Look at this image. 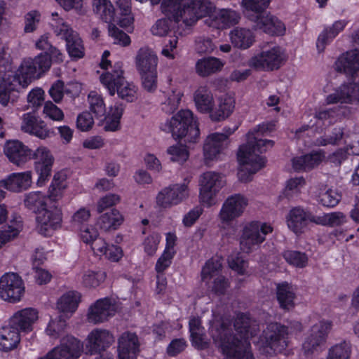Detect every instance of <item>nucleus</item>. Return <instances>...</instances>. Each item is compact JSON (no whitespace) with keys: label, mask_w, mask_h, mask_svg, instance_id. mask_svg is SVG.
Here are the masks:
<instances>
[{"label":"nucleus","mask_w":359,"mask_h":359,"mask_svg":"<svg viewBox=\"0 0 359 359\" xmlns=\"http://www.w3.org/2000/svg\"><path fill=\"white\" fill-rule=\"evenodd\" d=\"M233 327L236 333L226 323L214 321L210 332L215 343L221 347L227 359H254L248 339L257 334L259 330L258 323L247 314L239 313Z\"/></svg>","instance_id":"nucleus-1"},{"label":"nucleus","mask_w":359,"mask_h":359,"mask_svg":"<svg viewBox=\"0 0 359 359\" xmlns=\"http://www.w3.org/2000/svg\"><path fill=\"white\" fill-rule=\"evenodd\" d=\"M161 8L168 18L157 20L151 31L154 35L163 36L170 31L172 20L191 26L199 18L210 15L213 6L209 0H163Z\"/></svg>","instance_id":"nucleus-2"},{"label":"nucleus","mask_w":359,"mask_h":359,"mask_svg":"<svg viewBox=\"0 0 359 359\" xmlns=\"http://www.w3.org/2000/svg\"><path fill=\"white\" fill-rule=\"evenodd\" d=\"M273 129L271 123L260 124L250 130L247 136V142L240 147L238 159L241 167L238 176L241 182H248L252 180V175L265 165V159L258 153H262L273 146V141L262 140L260 135Z\"/></svg>","instance_id":"nucleus-3"},{"label":"nucleus","mask_w":359,"mask_h":359,"mask_svg":"<svg viewBox=\"0 0 359 359\" xmlns=\"http://www.w3.org/2000/svg\"><path fill=\"white\" fill-rule=\"evenodd\" d=\"M32 62H22L16 72L7 78L0 79V104L7 107L13 104L18 98V93L34 80L36 69L31 68Z\"/></svg>","instance_id":"nucleus-4"},{"label":"nucleus","mask_w":359,"mask_h":359,"mask_svg":"<svg viewBox=\"0 0 359 359\" xmlns=\"http://www.w3.org/2000/svg\"><path fill=\"white\" fill-rule=\"evenodd\" d=\"M161 129L170 133L175 139L187 137L195 142L199 137V128L194 114L189 109H182L161 125Z\"/></svg>","instance_id":"nucleus-5"},{"label":"nucleus","mask_w":359,"mask_h":359,"mask_svg":"<svg viewBox=\"0 0 359 359\" xmlns=\"http://www.w3.org/2000/svg\"><path fill=\"white\" fill-rule=\"evenodd\" d=\"M122 66V62H116L111 72H107L100 76V81L110 95H114L117 93L120 98L132 102L137 99V88L126 81L123 76Z\"/></svg>","instance_id":"nucleus-6"},{"label":"nucleus","mask_w":359,"mask_h":359,"mask_svg":"<svg viewBox=\"0 0 359 359\" xmlns=\"http://www.w3.org/2000/svg\"><path fill=\"white\" fill-rule=\"evenodd\" d=\"M49 25L54 34L66 41L67 50L70 57L81 58L84 55L82 41L79 34L61 18L58 13L51 14Z\"/></svg>","instance_id":"nucleus-7"},{"label":"nucleus","mask_w":359,"mask_h":359,"mask_svg":"<svg viewBox=\"0 0 359 359\" xmlns=\"http://www.w3.org/2000/svg\"><path fill=\"white\" fill-rule=\"evenodd\" d=\"M273 228L267 223L252 221L246 223L240 237V248L245 253H250L265 241V236L271 233Z\"/></svg>","instance_id":"nucleus-8"},{"label":"nucleus","mask_w":359,"mask_h":359,"mask_svg":"<svg viewBox=\"0 0 359 359\" xmlns=\"http://www.w3.org/2000/svg\"><path fill=\"white\" fill-rule=\"evenodd\" d=\"M284 58V52L279 46L264 48L250 60L249 65L257 70L273 71L280 67Z\"/></svg>","instance_id":"nucleus-9"},{"label":"nucleus","mask_w":359,"mask_h":359,"mask_svg":"<svg viewBox=\"0 0 359 359\" xmlns=\"http://www.w3.org/2000/svg\"><path fill=\"white\" fill-rule=\"evenodd\" d=\"M225 184L224 177L218 172L208 171L202 174L199 180L201 201L208 206L212 205L215 196Z\"/></svg>","instance_id":"nucleus-10"},{"label":"nucleus","mask_w":359,"mask_h":359,"mask_svg":"<svg viewBox=\"0 0 359 359\" xmlns=\"http://www.w3.org/2000/svg\"><path fill=\"white\" fill-rule=\"evenodd\" d=\"M36 220L39 233L46 236H50L62 225V213L60 205L50 204L39 212Z\"/></svg>","instance_id":"nucleus-11"},{"label":"nucleus","mask_w":359,"mask_h":359,"mask_svg":"<svg viewBox=\"0 0 359 359\" xmlns=\"http://www.w3.org/2000/svg\"><path fill=\"white\" fill-rule=\"evenodd\" d=\"M83 348V344L73 336L67 335L61 339L60 346L55 347L39 359H77Z\"/></svg>","instance_id":"nucleus-12"},{"label":"nucleus","mask_w":359,"mask_h":359,"mask_svg":"<svg viewBox=\"0 0 359 359\" xmlns=\"http://www.w3.org/2000/svg\"><path fill=\"white\" fill-rule=\"evenodd\" d=\"M264 337L267 346L274 352L281 353L288 346L287 327L278 323H271L264 330Z\"/></svg>","instance_id":"nucleus-13"},{"label":"nucleus","mask_w":359,"mask_h":359,"mask_svg":"<svg viewBox=\"0 0 359 359\" xmlns=\"http://www.w3.org/2000/svg\"><path fill=\"white\" fill-rule=\"evenodd\" d=\"M116 309V301L112 299H97L89 307L87 320L93 325L104 323L115 315Z\"/></svg>","instance_id":"nucleus-14"},{"label":"nucleus","mask_w":359,"mask_h":359,"mask_svg":"<svg viewBox=\"0 0 359 359\" xmlns=\"http://www.w3.org/2000/svg\"><path fill=\"white\" fill-rule=\"evenodd\" d=\"M248 204V200L240 194L229 196L224 202L219 213L222 223H229L241 217Z\"/></svg>","instance_id":"nucleus-15"},{"label":"nucleus","mask_w":359,"mask_h":359,"mask_svg":"<svg viewBox=\"0 0 359 359\" xmlns=\"http://www.w3.org/2000/svg\"><path fill=\"white\" fill-rule=\"evenodd\" d=\"M22 280L16 273H6L0 278V297L10 302L20 301L24 293Z\"/></svg>","instance_id":"nucleus-16"},{"label":"nucleus","mask_w":359,"mask_h":359,"mask_svg":"<svg viewBox=\"0 0 359 359\" xmlns=\"http://www.w3.org/2000/svg\"><path fill=\"white\" fill-rule=\"evenodd\" d=\"M332 327V323L328 320H321L313 325L309 336L303 344V348L307 353H311L326 342L327 336Z\"/></svg>","instance_id":"nucleus-17"},{"label":"nucleus","mask_w":359,"mask_h":359,"mask_svg":"<svg viewBox=\"0 0 359 359\" xmlns=\"http://www.w3.org/2000/svg\"><path fill=\"white\" fill-rule=\"evenodd\" d=\"M32 158L35 160V170L39 175L37 185L42 187L51 175L54 158L50 151L43 147L36 149Z\"/></svg>","instance_id":"nucleus-18"},{"label":"nucleus","mask_w":359,"mask_h":359,"mask_svg":"<svg viewBox=\"0 0 359 359\" xmlns=\"http://www.w3.org/2000/svg\"><path fill=\"white\" fill-rule=\"evenodd\" d=\"M188 196L187 185L184 183L176 184L162 189L156 196V203L160 207L167 208L180 203Z\"/></svg>","instance_id":"nucleus-19"},{"label":"nucleus","mask_w":359,"mask_h":359,"mask_svg":"<svg viewBox=\"0 0 359 359\" xmlns=\"http://www.w3.org/2000/svg\"><path fill=\"white\" fill-rule=\"evenodd\" d=\"M114 341L113 335L107 330L94 329L86 339V352L93 355L100 353Z\"/></svg>","instance_id":"nucleus-20"},{"label":"nucleus","mask_w":359,"mask_h":359,"mask_svg":"<svg viewBox=\"0 0 359 359\" xmlns=\"http://www.w3.org/2000/svg\"><path fill=\"white\" fill-rule=\"evenodd\" d=\"M248 19L253 23L255 29H259L271 35H283L285 27L284 24L276 17L269 13L261 15L252 14L248 15Z\"/></svg>","instance_id":"nucleus-21"},{"label":"nucleus","mask_w":359,"mask_h":359,"mask_svg":"<svg viewBox=\"0 0 359 359\" xmlns=\"http://www.w3.org/2000/svg\"><path fill=\"white\" fill-rule=\"evenodd\" d=\"M63 60L64 55L58 48L53 46L46 54L40 53L34 59L29 58L23 62H32L30 67L36 69V75L33 76V79H36L50 69L52 62L61 63Z\"/></svg>","instance_id":"nucleus-22"},{"label":"nucleus","mask_w":359,"mask_h":359,"mask_svg":"<svg viewBox=\"0 0 359 359\" xmlns=\"http://www.w3.org/2000/svg\"><path fill=\"white\" fill-rule=\"evenodd\" d=\"M4 152L11 163L18 166L32 159L34 153L19 140L7 141L4 147Z\"/></svg>","instance_id":"nucleus-23"},{"label":"nucleus","mask_w":359,"mask_h":359,"mask_svg":"<svg viewBox=\"0 0 359 359\" xmlns=\"http://www.w3.org/2000/svg\"><path fill=\"white\" fill-rule=\"evenodd\" d=\"M38 311L32 308H26L15 312L10 318L9 324L20 333L32 331L33 325L38 320Z\"/></svg>","instance_id":"nucleus-24"},{"label":"nucleus","mask_w":359,"mask_h":359,"mask_svg":"<svg viewBox=\"0 0 359 359\" xmlns=\"http://www.w3.org/2000/svg\"><path fill=\"white\" fill-rule=\"evenodd\" d=\"M329 104L340 102L341 104H353L359 102V83H350L341 86L326 98Z\"/></svg>","instance_id":"nucleus-25"},{"label":"nucleus","mask_w":359,"mask_h":359,"mask_svg":"<svg viewBox=\"0 0 359 359\" xmlns=\"http://www.w3.org/2000/svg\"><path fill=\"white\" fill-rule=\"evenodd\" d=\"M118 359H136L140 351V343L135 333H123L118 342Z\"/></svg>","instance_id":"nucleus-26"},{"label":"nucleus","mask_w":359,"mask_h":359,"mask_svg":"<svg viewBox=\"0 0 359 359\" xmlns=\"http://www.w3.org/2000/svg\"><path fill=\"white\" fill-rule=\"evenodd\" d=\"M21 130L41 140L49 137V130L43 121L32 113H26L22 117Z\"/></svg>","instance_id":"nucleus-27"},{"label":"nucleus","mask_w":359,"mask_h":359,"mask_svg":"<svg viewBox=\"0 0 359 359\" xmlns=\"http://www.w3.org/2000/svg\"><path fill=\"white\" fill-rule=\"evenodd\" d=\"M306 212L300 208H294L290 211L287 217V226L296 234L303 233L307 229L309 222H313V218H316Z\"/></svg>","instance_id":"nucleus-28"},{"label":"nucleus","mask_w":359,"mask_h":359,"mask_svg":"<svg viewBox=\"0 0 359 359\" xmlns=\"http://www.w3.org/2000/svg\"><path fill=\"white\" fill-rule=\"evenodd\" d=\"M32 183V172L26 171L11 174L6 179L0 181V187L19 193L29 189Z\"/></svg>","instance_id":"nucleus-29"},{"label":"nucleus","mask_w":359,"mask_h":359,"mask_svg":"<svg viewBox=\"0 0 359 359\" xmlns=\"http://www.w3.org/2000/svg\"><path fill=\"white\" fill-rule=\"evenodd\" d=\"M336 70L353 77L359 72V50L346 52L335 63Z\"/></svg>","instance_id":"nucleus-30"},{"label":"nucleus","mask_w":359,"mask_h":359,"mask_svg":"<svg viewBox=\"0 0 359 359\" xmlns=\"http://www.w3.org/2000/svg\"><path fill=\"white\" fill-rule=\"evenodd\" d=\"M135 64L139 73L156 72L158 57L151 49L142 48L137 53Z\"/></svg>","instance_id":"nucleus-31"},{"label":"nucleus","mask_w":359,"mask_h":359,"mask_svg":"<svg viewBox=\"0 0 359 359\" xmlns=\"http://www.w3.org/2000/svg\"><path fill=\"white\" fill-rule=\"evenodd\" d=\"M324 158L325 153L322 151L297 156L292 161V168L297 172L309 171L318 165Z\"/></svg>","instance_id":"nucleus-32"},{"label":"nucleus","mask_w":359,"mask_h":359,"mask_svg":"<svg viewBox=\"0 0 359 359\" xmlns=\"http://www.w3.org/2000/svg\"><path fill=\"white\" fill-rule=\"evenodd\" d=\"M225 136L215 133L208 135L203 146L204 156L206 159L213 160L227 146Z\"/></svg>","instance_id":"nucleus-33"},{"label":"nucleus","mask_w":359,"mask_h":359,"mask_svg":"<svg viewBox=\"0 0 359 359\" xmlns=\"http://www.w3.org/2000/svg\"><path fill=\"white\" fill-rule=\"evenodd\" d=\"M9 323L0 328V350L7 352L15 348L20 341V333Z\"/></svg>","instance_id":"nucleus-34"},{"label":"nucleus","mask_w":359,"mask_h":359,"mask_svg":"<svg viewBox=\"0 0 359 359\" xmlns=\"http://www.w3.org/2000/svg\"><path fill=\"white\" fill-rule=\"evenodd\" d=\"M239 19V14L231 9H222L215 15L210 16V20L212 21L210 25L218 29L237 24Z\"/></svg>","instance_id":"nucleus-35"},{"label":"nucleus","mask_w":359,"mask_h":359,"mask_svg":"<svg viewBox=\"0 0 359 359\" xmlns=\"http://www.w3.org/2000/svg\"><path fill=\"white\" fill-rule=\"evenodd\" d=\"M224 62L215 57H207L198 60L196 63V71L201 76H208L222 70Z\"/></svg>","instance_id":"nucleus-36"},{"label":"nucleus","mask_w":359,"mask_h":359,"mask_svg":"<svg viewBox=\"0 0 359 359\" xmlns=\"http://www.w3.org/2000/svg\"><path fill=\"white\" fill-rule=\"evenodd\" d=\"M229 36L232 44L241 49L248 48L255 41L252 32L245 28L236 27L231 31Z\"/></svg>","instance_id":"nucleus-37"},{"label":"nucleus","mask_w":359,"mask_h":359,"mask_svg":"<svg viewBox=\"0 0 359 359\" xmlns=\"http://www.w3.org/2000/svg\"><path fill=\"white\" fill-rule=\"evenodd\" d=\"M194 102L197 109L202 113L211 112L214 101L210 90L205 86L199 87L194 93Z\"/></svg>","instance_id":"nucleus-38"},{"label":"nucleus","mask_w":359,"mask_h":359,"mask_svg":"<svg viewBox=\"0 0 359 359\" xmlns=\"http://www.w3.org/2000/svg\"><path fill=\"white\" fill-rule=\"evenodd\" d=\"M346 25L345 20L336 21L332 27L325 29L318 36L316 47L319 52L324 50L328 44Z\"/></svg>","instance_id":"nucleus-39"},{"label":"nucleus","mask_w":359,"mask_h":359,"mask_svg":"<svg viewBox=\"0 0 359 359\" xmlns=\"http://www.w3.org/2000/svg\"><path fill=\"white\" fill-rule=\"evenodd\" d=\"M235 102L232 97L225 95L219 100L217 107L210 112V116L212 121H220L229 117L233 112Z\"/></svg>","instance_id":"nucleus-40"},{"label":"nucleus","mask_w":359,"mask_h":359,"mask_svg":"<svg viewBox=\"0 0 359 359\" xmlns=\"http://www.w3.org/2000/svg\"><path fill=\"white\" fill-rule=\"evenodd\" d=\"M67 187L65 176L60 173L55 174L48 189V197L51 203L59 205L58 201L63 197V193Z\"/></svg>","instance_id":"nucleus-41"},{"label":"nucleus","mask_w":359,"mask_h":359,"mask_svg":"<svg viewBox=\"0 0 359 359\" xmlns=\"http://www.w3.org/2000/svg\"><path fill=\"white\" fill-rule=\"evenodd\" d=\"M80 294L75 291L65 293L57 302V309L64 313H74L80 301Z\"/></svg>","instance_id":"nucleus-42"},{"label":"nucleus","mask_w":359,"mask_h":359,"mask_svg":"<svg viewBox=\"0 0 359 359\" xmlns=\"http://www.w3.org/2000/svg\"><path fill=\"white\" fill-rule=\"evenodd\" d=\"M123 218L116 209L102 215L97 220V226L104 231L116 229L123 222Z\"/></svg>","instance_id":"nucleus-43"},{"label":"nucleus","mask_w":359,"mask_h":359,"mask_svg":"<svg viewBox=\"0 0 359 359\" xmlns=\"http://www.w3.org/2000/svg\"><path fill=\"white\" fill-rule=\"evenodd\" d=\"M46 200V196L41 191H33L25 196L24 204L27 209L39 215L47 208Z\"/></svg>","instance_id":"nucleus-44"},{"label":"nucleus","mask_w":359,"mask_h":359,"mask_svg":"<svg viewBox=\"0 0 359 359\" xmlns=\"http://www.w3.org/2000/svg\"><path fill=\"white\" fill-rule=\"evenodd\" d=\"M94 13L105 22L111 23L115 17V9L110 0H93Z\"/></svg>","instance_id":"nucleus-45"},{"label":"nucleus","mask_w":359,"mask_h":359,"mask_svg":"<svg viewBox=\"0 0 359 359\" xmlns=\"http://www.w3.org/2000/svg\"><path fill=\"white\" fill-rule=\"evenodd\" d=\"M91 244V248L95 252L103 253L109 259L116 262L121 257V250L114 245H108L102 238H95Z\"/></svg>","instance_id":"nucleus-46"},{"label":"nucleus","mask_w":359,"mask_h":359,"mask_svg":"<svg viewBox=\"0 0 359 359\" xmlns=\"http://www.w3.org/2000/svg\"><path fill=\"white\" fill-rule=\"evenodd\" d=\"M295 295L293 290L287 283L280 284L277 287V299L281 309L290 310L294 306Z\"/></svg>","instance_id":"nucleus-47"},{"label":"nucleus","mask_w":359,"mask_h":359,"mask_svg":"<svg viewBox=\"0 0 359 359\" xmlns=\"http://www.w3.org/2000/svg\"><path fill=\"white\" fill-rule=\"evenodd\" d=\"M189 331L194 346L203 348L207 342L203 334V328L201 327V321L198 318H193L189 320Z\"/></svg>","instance_id":"nucleus-48"},{"label":"nucleus","mask_w":359,"mask_h":359,"mask_svg":"<svg viewBox=\"0 0 359 359\" xmlns=\"http://www.w3.org/2000/svg\"><path fill=\"white\" fill-rule=\"evenodd\" d=\"M22 229V220L20 217H15L11 221V224L4 226L0 230V239L6 244L15 238Z\"/></svg>","instance_id":"nucleus-49"},{"label":"nucleus","mask_w":359,"mask_h":359,"mask_svg":"<svg viewBox=\"0 0 359 359\" xmlns=\"http://www.w3.org/2000/svg\"><path fill=\"white\" fill-rule=\"evenodd\" d=\"M313 223L324 226H337L342 224L346 220V215L341 212H334L313 218Z\"/></svg>","instance_id":"nucleus-50"},{"label":"nucleus","mask_w":359,"mask_h":359,"mask_svg":"<svg viewBox=\"0 0 359 359\" xmlns=\"http://www.w3.org/2000/svg\"><path fill=\"white\" fill-rule=\"evenodd\" d=\"M88 102L91 112L96 118H100L105 116L106 107L103 98L96 91H90L88 95Z\"/></svg>","instance_id":"nucleus-51"},{"label":"nucleus","mask_w":359,"mask_h":359,"mask_svg":"<svg viewBox=\"0 0 359 359\" xmlns=\"http://www.w3.org/2000/svg\"><path fill=\"white\" fill-rule=\"evenodd\" d=\"M222 259L219 257L209 259L203 267L201 278L203 281L209 280L211 278L219 275L222 270Z\"/></svg>","instance_id":"nucleus-52"},{"label":"nucleus","mask_w":359,"mask_h":359,"mask_svg":"<svg viewBox=\"0 0 359 359\" xmlns=\"http://www.w3.org/2000/svg\"><path fill=\"white\" fill-rule=\"evenodd\" d=\"M182 94L180 90H171L165 95V100L161 102V109L167 113H173L179 107Z\"/></svg>","instance_id":"nucleus-53"},{"label":"nucleus","mask_w":359,"mask_h":359,"mask_svg":"<svg viewBox=\"0 0 359 359\" xmlns=\"http://www.w3.org/2000/svg\"><path fill=\"white\" fill-rule=\"evenodd\" d=\"M271 0H242V5L246 10V16L252 14L261 15L265 13Z\"/></svg>","instance_id":"nucleus-54"},{"label":"nucleus","mask_w":359,"mask_h":359,"mask_svg":"<svg viewBox=\"0 0 359 359\" xmlns=\"http://www.w3.org/2000/svg\"><path fill=\"white\" fill-rule=\"evenodd\" d=\"M105 273L101 271L88 270L82 276V284L87 288H95L99 286L105 279Z\"/></svg>","instance_id":"nucleus-55"},{"label":"nucleus","mask_w":359,"mask_h":359,"mask_svg":"<svg viewBox=\"0 0 359 359\" xmlns=\"http://www.w3.org/2000/svg\"><path fill=\"white\" fill-rule=\"evenodd\" d=\"M167 154L170 156V161L180 164L184 163L189 156V153L186 145L176 144L170 146L167 149Z\"/></svg>","instance_id":"nucleus-56"},{"label":"nucleus","mask_w":359,"mask_h":359,"mask_svg":"<svg viewBox=\"0 0 359 359\" xmlns=\"http://www.w3.org/2000/svg\"><path fill=\"white\" fill-rule=\"evenodd\" d=\"M344 133L341 128H334L330 134H325L316 139L315 145L318 147L328 144L336 145L343 138Z\"/></svg>","instance_id":"nucleus-57"},{"label":"nucleus","mask_w":359,"mask_h":359,"mask_svg":"<svg viewBox=\"0 0 359 359\" xmlns=\"http://www.w3.org/2000/svg\"><path fill=\"white\" fill-rule=\"evenodd\" d=\"M283 256L285 261L296 267L304 268L308 264V257L304 252L295 250H286Z\"/></svg>","instance_id":"nucleus-58"},{"label":"nucleus","mask_w":359,"mask_h":359,"mask_svg":"<svg viewBox=\"0 0 359 359\" xmlns=\"http://www.w3.org/2000/svg\"><path fill=\"white\" fill-rule=\"evenodd\" d=\"M318 202L325 207L332 208L336 206L341 200V196L332 189L320 191L318 196Z\"/></svg>","instance_id":"nucleus-59"},{"label":"nucleus","mask_w":359,"mask_h":359,"mask_svg":"<svg viewBox=\"0 0 359 359\" xmlns=\"http://www.w3.org/2000/svg\"><path fill=\"white\" fill-rule=\"evenodd\" d=\"M351 346L344 341L332 346L328 351L327 359H349Z\"/></svg>","instance_id":"nucleus-60"},{"label":"nucleus","mask_w":359,"mask_h":359,"mask_svg":"<svg viewBox=\"0 0 359 359\" xmlns=\"http://www.w3.org/2000/svg\"><path fill=\"white\" fill-rule=\"evenodd\" d=\"M41 13L37 11H31L25 15L24 32L32 33L36 30L41 21Z\"/></svg>","instance_id":"nucleus-61"},{"label":"nucleus","mask_w":359,"mask_h":359,"mask_svg":"<svg viewBox=\"0 0 359 359\" xmlns=\"http://www.w3.org/2000/svg\"><path fill=\"white\" fill-rule=\"evenodd\" d=\"M67 326L66 321L60 316L59 320H51L46 329V334L52 338L57 339Z\"/></svg>","instance_id":"nucleus-62"},{"label":"nucleus","mask_w":359,"mask_h":359,"mask_svg":"<svg viewBox=\"0 0 359 359\" xmlns=\"http://www.w3.org/2000/svg\"><path fill=\"white\" fill-rule=\"evenodd\" d=\"M109 34L114 39V43L122 46H126L130 43L129 36L112 24L109 25Z\"/></svg>","instance_id":"nucleus-63"},{"label":"nucleus","mask_w":359,"mask_h":359,"mask_svg":"<svg viewBox=\"0 0 359 359\" xmlns=\"http://www.w3.org/2000/svg\"><path fill=\"white\" fill-rule=\"evenodd\" d=\"M94 125V119L90 111L79 114L76 118V127L81 131L90 130Z\"/></svg>","instance_id":"nucleus-64"}]
</instances>
